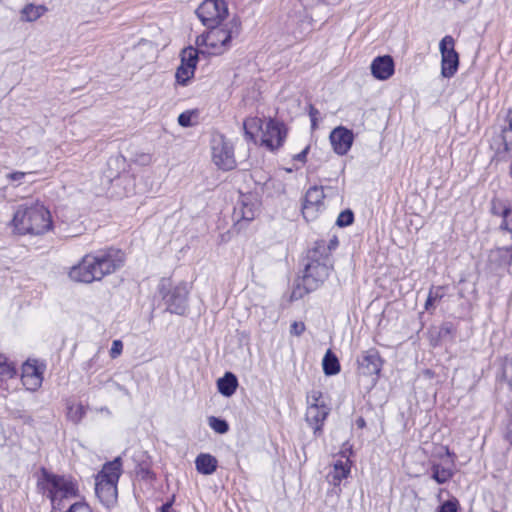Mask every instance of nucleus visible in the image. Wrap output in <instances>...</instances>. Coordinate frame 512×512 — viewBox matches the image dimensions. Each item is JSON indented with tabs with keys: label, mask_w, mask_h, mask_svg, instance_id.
Masks as SVG:
<instances>
[{
	"label": "nucleus",
	"mask_w": 512,
	"mask_h": 512,
	"mask_svg": "<svg viewBox=\"0 0 512 512\" xmlns=\"http://www.w3.org/2000/svg\"><path fill=\"white\" fill-rule=\"evenodd\" d=\"M125 263L124 253L115 248L99 250L86 254L81 261L69 271V277L74 282L89 284L100 281L110 275Z\"/></svg>",
	"instance_id": "nucleus-1"
},
{
	"label": "nucleus",
	"mask_w": 512,
	"mask_h": 512,
	"mask_svg": "<svg viewBox=\"0 0 512 512\" xmlns=\"http://www.w3.org/2000/svg\"><path fill=\"white\" fill-rule=\"evenodd\" d=\"M50 211L40 202L19 205L12 219L14 232L19 235H42L52 228Z\"/></svg>",
	"instance_id": "nucleus-2"
},
{
	"label": "nucleus",
	"mask_w": 512,
	"mask_h": 512,
	"mask_svg": "<svg viewBox=\"0 0 512 512\" xmlns=\"http://www.w3.org/2000/svg\"><path fill=\"white\" fill-rule=\"evenodd\" d=\"M207 28L206 33L197 37V46H205L208 54L221 55L231 48L232 40L240 35L241 22L234 17L224 24Z\"/></svg>",
	"instance_id": "nucleus-3"
},
{
	"label": "nucleus",
	"mask_w": 512,
	"mask_h": 512,
	"mask_svg": "<svg viewBox=\"0 0 512 512\" xmlns=\"http://www.w3.org/2000/svg\"><path fill=\"white\" fill-rule=\"evenodd\" d=\"M122 474V459L116 457L105 463L95 477V493L99 501L107 508L117 502V484Z\"/></svg>",
	"instance_id": "nucleus-4"
},
{
	"label": "nucleus",
	"mask_w": 512,
	"mask_h": 512,
	"mask_svg": "<svg viewBox=\"0 0 512 512\" xmlns=\"http://www.w3.org/2000/svg\"><path fill=\"white\" fill-rule=\"evenodd\" d=\"M39 485L43 494L50 499L53 508H59L64 499L78 496V484L71 477L56 475L43 470Z\"/></svg>",
	"instance_id": "nucleus-5"
},
{
	"label": "nucleus",
	"mask_w": 512,
	"mask_h": 512,
	"mask_svg": "<svg viewBox=\"0 0 512 512\" xmlns=\"http://www.w3.org/2000/svg\"><path fill=\"white\" fill-rule=\"evenodd\" d=\"M246 136L254 139V130L262 131L261 142L269 150L279 149L285 142L287 137V128L275 119H269L263 122L260 118L254 117L244 122Z\"/></svg>",
	"instance_id": "nucleus-6"
},
{
	"label": "nucleus",
	"mask_w": 512,
	"mask_h": 512,
	"mask_svg": "<svg viewBox=\"0 0 512 512\" xmlns=\"http://www.w3.org/2000/svg\"><path fill=\"white\" fill-rule=\"evenodd\" d=\"M331 268V261L322 259V257H312V252L309 250L302 276V285L305 292L308 293L318 289L328 278Z\"/></svg>",
	"instance_id": "nucleus-7"
},
{
	"label": "nucleus",
	"mask_w": 512,
	"mask_h": 512,
	"mask_svg": "<svg viewBox=\"0 0 512 512\" xmlns=\"http://www.w3.org/2000/svg\"><path fill=\"white\" fill-rule=\"evenodd\" d=\"M158 291L166 305L167 311L173 314L183 315L187 309L189 290L187 284L181 282L171 287L170 279H161Z\"/></svg>",
	"instance_id": "nucleus-8"
},
{
	"label": "nucleus",
	"mask_w": 512,
	"mask_h": 512,
	"mask_svg": "<svg viewBox=\"0 0 512 512\" xmlns=\"http://www.w3.org/2000/svg\"><path fill=\"white\" fill-rule=\"evenodd\" d=\"M211 152L212 161L219 169L229 171L236 167L233 145L223 135L212 137Z\"/></svg>",
	"instance_id": "nucleus-9"
},
{
	"label": "nucleus",
	"mask_w": 512,
	"mask_h": 512,
	"mask_svg": "<svg viewBox=\"0 0 512 512\" xmlns=\"http://www.w3.org/2000/svg\"><path fill=\"white\" fill-rule=\"evenodd\" d=\"M200 21L206 27L220 24L228 15V7L224 0H204L196 10Z\"/></svg>",
	"instance_id": "nucleus-10"
},
{
	"label": "nucleus",
	"mask_w": 512,
	"mask_h": 512,
	"mask_svg": "<svg viewBox=\"0 0 512 512\" xmlns=\"http://www.w3.org/2000/svg\"><path fill=\"white\" fill-rule=\"evenodd\" d=\"M441 53V75L444 78L453 77L459 67V54L455 50V40L446 35L439 43Z\"/></svg>",
	"instance_id": "nucleus-11"
},
{
	"label": "nucleus",
	"mask_w": 512,
	"mask_h": 512,
	"mask_svg": "<svg viewBox=\"0 0 512 512\" xmlns=\"http://www.w3.org/2000/svg\"><path fill=\"white\" fill-rule=\"evenodd\" d=\"M320 398L321 393L316 391L308 397V407L305 414L306 421L315 435L321 433L324 421L329 414V408L323 402H320Z\"/></svg>",
	"instance_id": "nucleus-12"
},
{
	"label": "nucleus",
	"mask_w": 512,
	"mask_h": 512,
	"mask_svg": "<svg viewBox=\"0 0 512 512\" xmlns=\"http://www.w3.org/2000/svg\"><path fill=\"white\" fill-rule=\"evenodd\" d=\"M325 194L323 187H310L305 194L302 204V214L307 221L315 220L325 210Z\"/></svg>",
	"instance_id": "nucleus-13"
},
{
	"label": "nucleus",
	"mask_w": 512,
	"mask_h": 512,
	"mask_svg": "<svg viewBox=\"0 0 512 512\" xmlns=\"http://www.w3.org/2000/svg\"><path fill=\"white\" fill-rule=\"evenodd\" d=\"M259 207L260 203L255 195L251 193L241 194L237 205L234 207L233 218L237 223L241 221L250 222L257 216Z\"/></svg>",
	"instance_id": "nucleus-14"
},
{
	"label": "nucleus",
	"mask_w": 512,
	"mask_h": 512,
	"mask_svg": "<svg viewBox=\"0 0 512 512\" xmlns=\"http://www.w3.org/2000/svg\"><path fill=\"white\" fill-rule=\"evenodd\" d=\"M44 366H39L36 360H28L22 366L21 381L28 391L38 390L43 382Z\"/></svg>",
	"instance_id": "nucleus-15"
},
{
	"label": "nucleus",
	"mask_w": 512,
	"mask_h": 512,
	"mask_svg": "<svg viewBox=\"0 0 512 512\" xmlns=\"http://www.w3.org/2000/svg\"><path fill=\"white\" fill-rule=\"evenodd\" d=\"M329 139L333 151L340 156H344L352 147L354 134L352 130L344 126H338L331 131Z\"/></svg>",
	"instance_id": "nucleus-16"
},
{
	"label": "nucleus",
	"mask_w": 512,
	"mask_h": 512,
	"mask_svg": "<svg viewBox=\"0 0 512 512\" xmlns=\"http://www.w3.org/2000/svg\"><path fill=\"white\" fill-rule=\"evenodd\" d=\"M359 373L365 376L378 375L382 369V359L375 348L362 352L357 360Z\"/></svg>",
	"instance_id": "nucleus-17"
},
{
	"label": "nucleus",
	"mask_w": 512,
	"mask_h": 512,
	"mask_svg": "<svg viewBox=\"0 0 512 512\" xmlns=\"http://www.w3.org/2000/svg\"><path fill=\"white\" fill-rule=\"evenodd\" d=\"M490 212L493 216L501 219L499 223L500 231L509 233L512 239V205L507 201L493 198Z\"/></svg>",
	"instance_id": "nucleus-18"
},
{
	"label": "nucleus",
	"mask_w": 512,
	"mask_h": 512,
	"mask_svg": "<svg viewBox=\"0 0 512 512\" xmlns=\"http://www.w3.org/2000/svg\"><path fill=\"white\" fill-rule=\"evenodd\" d=\"M342 457L345 458L336 460L333 464L332 470L327 475L328 482L333 486H339L344 479H347L351 472V461L346 452H342Z\"/></svg>",
	"instance_id": "nucleus-19"
},
{
	"label": "nucleus",
	"mask_w": 512,
	"mask_h": 512,
	"mask_svg": "<svg viewBox=\"0 0 512 512\" xmlns=\"http://www.w3.org/2000/svg\"><path fill=\"white\" fill-rule=\"evenodd\" d=\"M394 67L391 56H378L371 63V74L378 80H387L394 74Z\"/></svg>",
	"instance_id": "nucleus-20"
},
{
	"label": "nucleus",
	"mask_w": 512,
	"mask_h": 512,
	"mask_svg": "<svg viewBox=\"0 0 512 512\" xmlns=\"http://www.w3.org/2000/svg\"><path fill=\"white\" fill-rule=\"evenodd\" d=\"M339 242L336 236H333L329 242L325 240H318L314 243V246L310 249L312 257H322L327 261H331V251L335 250Z\"/></svg>",
	"instance_id": "nucleus-21"
},
{
	"label": "nucleus",
	"mask_w": 512,
	"mask_h": 512,
	"mask_svg": "<svg viewBox=\"0 0 512 512\" xmlns=\"http://www.w3.org/2000/svg\"><path fill=\"white\" fill-rule=\"evenodd\" d=\"M196 470L203 475L213 474L217 467V459L208 453H201L195 459Z\"/></svg>",
	"instance_id": "nucleus-22"
},
{
	"label": "nucleus",
	"mask_w": 512,
	"mask_h": 512,
	"mask_svg": "<svg viewBox=\"0 0 512 512\" xmlns=\"http://www.w3.org/2000/svg\"><path fill=\"white\" fill-rule=\"evenodd\" d=\"M217 387L218 391L223 396L230 397L235 393L238 387L237 377L231 372H226L223 377L218 379Z\"/></svg>",
	"instance_id": "nucleus-23"
},
{
	"label": "nucleus",
	"mask_w": 512,
	"mask_h": 512,
	"mask_svg": "<svg viewBox=\"0 0 512 512\" xmlns=\"http://www.w3.org/2000/svg\"><path fill=\"white\" fill-rule=\"evenodd\" d=\"M322 366L324 373L328 376L336 375L340 371L339 360L331 350L324 355Z\"/></svg>",
	"instance_id": "nucleus-24"
},
{
	"label": "nucleus",
	"mask_w": 512,
	"mask_h": 512,
	"mask_svg": "<svg viewBox=\"0 0 512 512\" xmlns=\"http://www.w3.org/2000/svg\"><path fill=\"white\" fill-rule=\"evenodd\" d=\"M431 477L438 483L444 484L453 477V471L441 464L434 463L431 467Z\"/></svg>",
	"instance_id": "nucleus-25"
},
{
	"label": "nucleus",
	"mask_w": 512,
	"mask_h": 512,
	"mask_svg": "<svg viewBox=\"0 0 512 512\" xmlns=\"http://www.w3.org/2000/svg\"><path fill=\"white\" fill-rule=\"evenodd\" d=\"M503 149L505 151H512V110L507 113L505 119V126L501 133Z\"/></svg>",
	"instance_id": "nucleus-26"
},
{
	"label": "nucleus",
	"mask_w": 512,
	"mask_h": 512,
	"mask_svg": "<svg viewBox=\"0 0 512 512\" xmlns=\"http://www.w3.org/2000/svg\"><path fill=\"white\" fill-rule=\"evenodd\" d=\"M198 63V50L189 46L181 52V65L186 66L192 70H196Z\"/></svg>",
	"instance_id": "nucleus-27"
},
{
	"label": "nucleus",
	"mask_w": 512,
	"mask_h": 512,
	"mask_svg": "<svg viewBox=\"0 0 512 512\" xmlns=\"http://www.w3.org/2000/svg\"><path fill=\"white\" fill-rule=\"evenodd\" d=\"M47 11L43 5H26L22 10V18L28 22L36 21Z\"/></svg>",
	"instance_id": "nucleus-28"
},
{
	"label": "nucleus",
	"mask_w": 512,
	"mask_h": 512,
	"mask_svg": "<svg viewBox=\"0 0 512 512\" xmlns=\"http://www.w3.org/2000/svg\"><path fill=\"white\" fill-rule=\"evenodd\" d=\"M16 375V367L7 357L0 354V380L11 379Z\"/></svg>",
	"instance_id": "nucleus-29"
},
{
	"label": "nucleus",
	"mask_w": 512,
	"mask_h": 512,
	"mask_svg": "<svg viewBox=\"0 0 512 512\" xmlns=\"http://www.w3.org/2000/svg\"><path fill=\"white\" fill-rule=\"evenodd\" d=\"M194 74V70L180 64L175 73V79L177 84L181 86L188 85L189 81L194 77Z\"/></svg>",
	"instance_id": "nucleus-30"
},
{
	"label": "nucleus",
	"mask_w": 512,
	"mask_h": 512,
	"mask_svg": "<svg viewBox=\"0 0 512 512\" xmlns=\"http://www.w3.org/2000/svg\"><path fill=\"white\" fill-rule=\"evenodd\" d=\"M37 171L31 170V171H13L6 175L7 181L13 185L14 187H17L25 182V178L27 176L36 175Z\"/></svg>",
	"instance_id": "nucleus-31"
},
{
	"label": "nucleus",
	"mask_w": 512,
	"mask_h": 512,
	"mask_svg": "<svg viewBox=\"0 0 512 512\" xmlns=\"http://www.w3.org/2000/svg\"><path fill=\"white\" fill-rule=\"evenodd\" d=\"M443 296L444 288L442 286L432 287L425 302V310H431L434 307V304L442 299Z\"/></svg>",
	"instance_id": "nucleus-32"
},
{
	"label": "nucleus",
	"mask_w": 512,
	"mask_h": 512,
	"mask_svg": "<svg viewBox=\"0 0 512 512\" xmlns=\"http://www.w3.org/2000/svg\"><path fill=\"white\" fill-rule=\"evenodd\" d=\"M208 424L211 429H213L216 433L225 434L229 430V425L226 420L210 416L208 418Z\"/></svg>",
	"instance_id": "nucleus-33"
},
{
	"label": "nucleus",
	"mask_w": 512,
	"mask_h": 512,
	"mask_svg": "<svg viewBox=\"0 0 512 512\" xmlns=\"http://www.w3.org/2000/svg\"><path fill=\"white\" fill-rule=\"evenodd\" d=\"M85 415L82 404L68 406L67 417L74 423H79Z\"/></svg>",
	"instance_id": "nucleus-34"
},
{
	"label": "nucleus",
	"mask_w": 512,
	"mask_h": 512,
	"mask_svg": "<svg viewBox=\"0 0 512 512\" xmlns=\"http://www.w3.org/2000/svg\"><path fill=\"white\" fill-rule=\"evenodd\" d=\"M81 368L87 374L95 373L100 368L99 353L94 354L90 359L84 361Z\"/></svg>",
	"instance_id": "nucleus-35"
},
{
	"label": "nucleus",
	"mask_w": 512,
	"mask_h": 512,
	"mask_svg": "<svg viewBox=\"0 0 512 512\" xmlns=\"http://www.w3.org/2000/svg\"><path fill=\"white\" fill-rule=\"evenodd\" d=\"M354 221V214L351 210L347 209L345 211H342L336 221V224L339 227H346L353 223Z\"/></svg>",
	"instance_id": "nucleus-36"
},
{
	"label": "nucleus",
	"mask_w": 512,
	"mask_h": 512,
	"mask_svg": "<svg viewBox=\"0 0 512 512\" xmlns=\"http://www.w3.org/2000/svg\"><path fill=\"white\" fill-rule=\"evenodd\" d=\"M459 509V501L456 498L449 499L442 503L437 512H458Z\"/></svg>",
	"instance_id": "nucleus-37"
},
{
	"label": "nucleus",
	"mask_w": 512,
	"mask_h": 512,
	"mask_svg": "<svg viewBox=\"0 0 512 512\" xmlns=\"http://www.w3.org/2000/svg\"><path fill=\"white\" fill-rule=\"evenodd\" d=\"M194 115L193 111L187 110L182 112L178 116V124L182 127H190L192 126V117Z\"/></svg>",
	"instance_id": "nucleus-38"
},
{
	"label": "nucleus",
	"mask_w": 512,
	"mask_h": 512,
	"mask_svg": "<svg viewBox=\"0 0 512 512\" xmlns=\"http://www.w3.org/2000/svg\"><path fill=\"white\" fill-rule=\"evenodd\" d=\"M122 350H123V343H122V341L121 340H114L112 342V346H111V349L109 351L110 357L112 359L117 358L118 356L121 355Z\"/></svg>",
	"instance_id": "nucleus-39"
},
{
	"label": "nucleus",
	"mask_w": 512,
	"mask_h": 512,
	"mask_svg": "<svg viewBox=\"0 0 512 512\" xmlns=\"http://www.w3.org/2000/svg\"><path fill=\"white\" fill-rule=\"evenodd\" d=\"M66 512H93L90 506L84 502H76Z\"/></svg>",
	"instance_id": "nucleus-40"
},
{
	"label": "nucleus",
	"mask_w": 512,
	"mask_h": 512,
	"mask_svg": "<svg viewBox=\"0 0 512 512\" xmlns=\"http://www.w3.org/2000/svg\"><path fill=\"white\" fill-rule=\"evenodd\" d=\"M309 150H310V145H306L305 148L292 156V160L295 161V162H299L301 165H304L307 161V155L309 153Z\"/></svg>",
	"instance_id": "nucleus-41"
},
{
	"label": "nucleus",
	"mask_w": 512,
	"mask_h": 512,
	"mask_svg": "<svg viewBox=\"0 0 512 512\" xmlns=\"http://www.w3.org/2000/svg\"><path fill=\"white\" fill-rule=\"evenodd\" d=\"M504 378L507 380L509 387L512 390V359L506 361L503 369Z\"/></svg>",
	"instance_id": "nucleus-42"
},
{
	"label": "nucleus",
	"mask_w": 512,
	"mask_h": 512,
	"mask_svg": "<svg viewBox=\"0 0 512 512\" xmlns=\"http://www.w3.org/2000/svg\"><path fill=\"white\" fill-rule=\"evenodd\" d=\"M305 328L303 322L294 321L290 326V333L295 336H300L305 331Z\"/></svg>",
	"instance_id": "nucleus-43"
},
{
	"label": "nucleus",
	"mask_w": 512,
	"mask_h": 512,
	"mask_svg": "<svg viewBox=\"0 0 512 512\" xmlns=\"http://www.w3.org/2000/svg\"><path fill=\"white\" fill-rule=\"evenodd\" d=\"M114 387L116 390L120 391L121 393H123L124 395L126 396H130V393L128 391V389L126 387H124L123 385L119 384V383H113Z\"/></svg>",
	"instance_id": "nucleus-44"
},
{
	"label": "nucleus",
	"mask_w": 512,
	"mask_h": 512,
	"mask_svg": "<svg viewBox=\"0 0 512 512\" xmlns=\"http://www.w3.org/2000/svg\"><path fill=\"white\" fill-rule=\"evenodd\" d=\"M172 505H173V501H168V502L164 503L159 508V512H170Z\"/></svg>",
	"instance_id": "nucleus-45"
},
{
	"label": "nucleus",
	"mask_w": 512,
	"mask_h": 512,
	"mask_svg": "<svg viewBox=\"0 0 512 512\" xmlns=\"http://www.w3.org/2000/svg\"><path fill=\"white\" fill-rule=\"evenodd\" d=\"M358 425H359L360 427H362V426L364 425V420H363V419H360V420L358 421Z\"/></svg>",
	"instance_id": "nucleus-46"
}]
</instances>
